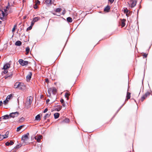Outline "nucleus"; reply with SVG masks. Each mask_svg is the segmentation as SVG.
<instances>
[{"instance_id":"f257e3e1","label":"nucleus","mask_w":152,"mask_h":152,"mask_svg":"<svg viewBox=\"0 0 152 152\" xmlns=\"http://www.w3.org/2000/svg\"><path fill=\"white\" fill-rule=\"evenodd\" d=\"M29 135V133H27L26 134L23 135L21 138V140H23L24 143H26V141L29 139L28 136Z\"/></svg>"},{"instance_id":"f03ea898","label":"nucleus","mask_w":152,"mask_h":152,"mask_svg":"<svg viewBox=\"0 0 152 152\" xmlns=\"http://www.w3.org/2000/svg\"><path fill=\"white\" fill-rule=\"evenodd\" d=\"M18 62L20 65L23 66L27 65L28 63V61H24L22 59H19Z\"/></svg>"},{"instance_id":"7ed1b4c3","label":"nucleus","mask_w":152,"mask_h":152,"mask_svg":"<svg viewBox=\"0 0 152 152\" xmlns=\"http://www.w3.org/2000/svg\"><path fill=\"white\" fill-rule=\"evenodd\" d=\"M19 114V113L18 112L11 113L9 115L10 118H14L15 117H17L18 115Z\"/></svg>"},{"instance_id":"20e7f679","label":"nucleus","mask_w":152,"mask_h":152,"mask_svg":"<svg viewBox=\"0 0 152 152\" xmlns=\"http://www.w3.org/2000/svg\"><path fill=\"white\" fill-rule=\"evenodd\" d=\"M14 73L13 71H12L9 73H8V74H7L4 77V78L5 79H6L7 78L9 77L10 78H11L12 77V76L13 75V74Z\"/></svg>"},{"instance_id":"39448f33","label":"nucleus","mask_w":152,"mask_h":152,"mask_svg":"<svg viewBox=\"0 0 152 152\" xmlns=\"http://www.w3.org/2000/svg\"><path fill=\"white\" fill-rule=\"evenodd\" d=\"M14 73L13 71H12L9 73H8V74H7L4 77V78L5 79H6L7 78L9 77L10 78H11L12 77V76L13 75V74Z\"/></svg>"},{"instance_id":"423d86ee","label":"nucleus","mask_w":152,"mask_h":152,"mask_svg":"<svg viewBox=\"0 0 152 152\" xmlns=\"http://www.w3.org/2000/svg\"><path fill=\"white\" fill-rule=\"evenodd\" d=\"M130 3L131 4V7L133 8L137 4V1L135 0H131L130 1Z\"/></svg>"},{"instance_id":"0eeeda50","label":"nucleus","mask_w":152,"mask_h":152,"mask_svg":"<svg viewBox=\"0 0 152 152\" xmlns=\"http://www.w3.org/2000/svg\"><path fill=\"white\" fill-rule=\"evenodd\" d=\"M10 65L8 63H6L4 64L3 67V69H7L10 68Z\"/></svg>"},{"instance_id":"6e6552de","label":"nucleus","mask_w":152,"mask_h":152,"mask_svg":"<svg viewBox=\"0 0 152 152\" xmlns=\"http://www.w3.org/2000/svg\"><path fill=\"white\" fill-rule=\"evenodd\" d=\"M14 143V142L12 140H10V141L6 142L5 144L7 146L9 145H12Z\"/></svg>"},{"instance_id":"1a4fd4ad","label":"nucleus","mask_w":152,"mask_h":152,"mask_svg":"<svg viewBox=\"0 0 152 152\" xmlns=\"http://www.w3.org/2000/svg\"><path fill=\"white\" fill-rule=\"evenodd\" d=\"M42 136L41 135H39L37 137H35V140H37L38 142H39L40 141V140L42 139Z\"/></svg>"},{"instance_id":"9d476101","label":"nucleus","mask_w":152,"mask_h":152,"mask_svg":"<svg viewBox=\"0 0 152 152\" xmlns=\"http://www.w3.org/2000/svg\"><path fill=\"white\" fill-rule=\"evenodd\" d=\"M0 118H1V119H8L9 118H10V115H5Z\"/></svg>"},{"instance_id":"9b49d317","label":"nucleus","mask_w":152,"mask_h":152,"mask_svg":"<svg viewBox=\"0 0 152 152\" xmlns=\"http://www.w3.org/2000/svg\"><path fill=\"white\" fill-rule=\"evenodd\" d=\"M110 7L108 5H107L104 9V12H109V10L110 9Z\"/></svg>"},{"instance_id":"f8f14e48","label":"nucleus","mask_w":152,"mask_h":152,"mask_svg":"<svg viewBox=\"0 0 152 152\" xmlns=\"http://www.w3.org/2000/svg\"><path fill=\"white\" fill-rule=\"evenodd\" d=\"M130 94L131 93H130L128 91L127 92L126 96V98L125 99V102L127 101L128 100V99H129L130 98Z\"/></svg>"},{"instance_id":"ddd939ff","label":"nucleus","mask_w":152,"mask_h":152,"mask_svg":"<svg viewBox=\"0 0 152 152\" xmlns=\"http://www.w3.org/2000/svg\"><path fill=\"white\" fill-rule=\"evenodd\" d=\"M32 73L31 72H29V74L26 76V78L27 80H30L31 77Z\"/></svg>"},{"instance_id":"4468645a","label":"nucleus","mask_w":152,"mask_h":152,"mask_svg":"<svg viewBox=\"0 0 152 152\" xmlns=\"http://www.w3.org/2000/svg\"><path fill=\"white\" fill-rule=\"evenodd\" d=\"M20 83L18 82H16L15 83L14 86V88H17L19 87L20 86Z\"/></svg>"},{"instance_id":"2eb2a0df","label":"nucleus","mask_w":152,"mask_h":152,"mask_svg":"<svg viewBox=\"0 0 152 152\" xmlns=\"http://www.w3.org/2000/svg\"><path fill=\"white\" fill-rule=\"evenodd\" d=\"M22 145L21 144H20L19 145H17L14 148V149H13V151L15 152L16 151V150H15V149H18Z\"/></svg>"},{"instance_id":"dca6fc26","label":"nucleus","mask_w":152,"mask_h":152,"mask_svg":"<svg viewBox=\"0 0 152 152\" xmlns=\"http://www.w3.org/2000/svg\"><path fill=\"white\" fill-rule=\"evenodd\" d=\"M126 20L124 19H123L121 20V26L122 27H124L125 25V22Z\"/></svg>"},{"instance_id":"f3484780","label":"nucleus","mask_w":152,"mask_h":152,"mask_svg":"<svg viewBox=\"0 0 152 152\" xmlns=\"http://www.w3.org/2000/svg\"><path fill=\"white\" fill-rule=\"evenodd\" d=\"M22 44V42L20 41H17L15 43V45L17 46H20Z\"/></svg>"},{"instance_id":"a211bd4d","label":"nucleus","mask_w":152,"mask_h":152,"mask_svg":"<svg viewBox=\"0 0 152 152\" xmlns=\"http://www.w3.org/2000/svg\"><path fill=\"white\" fill-rule=\"evenodd\" d=\"M59 115H60V114L58 113H55L54 114V118L55 119H57V118H58L59 116Z\"/></svg>"},{"instance_id":"6ab92c4d","label":"nucleus","mask_w":152,"mask_h":152,"mask_svg":"<svg viewBox=\"0 0 152 152\" xmlns=\"http://www.w3.org/2000/svg\"><path fill=\"white\" fill-rule=\"evenodd\" d=\"M51 90L52 93L53 94L55 95L56 93L57 90L55 88L53 87Z\"/></svg>"},{"instance_id":"aec40b11","label":"nucleus","mask_w":152,"mask_h":152,"mask_svg":"<svg viewBox=\"0 0 152 152\" xmlns=\"http://www.w3.org/2000/svg\"><path fill=\"white\" fill-rule=\"evenodd\" d=\"M35 119L37 121H40L41 118L40 115L39 114H38L36 116L35 118Z\"/></svg>"},{"instance_id":"412c9836","label":"nucleus","mask_w":152,"mask_h":152,"mask_svg":"<svg viewBox=\"0 0 152 152\" xmlns=\"http://www.w3.org/2000/svg\"><path fill=\"white\" fill-rule=\"evenodd\" d=\"M45 3L47 5L52 4L51 3V0H46Z\"/></svg>"},{"instance_id":"4be33fe9","label":"nucleus","mask_w":152,"mask_h":152,"mask_svg":"<svg viewBox=\"0 0 152 152\" xmlns=\"http://www.w3.org/2000/svg\"><path fill=\"white\" fill-rule=\"evenodd\" d=\"M57 108H56V109L55 110H56L57 111H59L62 108V106H61L60 105H58L57 106Z\"/></svg>"},{"instance_id":"5701e85b","label":"nucleus","mask_w":152,"mask_h":152,"mask_svg":"<svg viewBox=\"0 0 152 152\" xmlns=\"http://www.w3.org/2000/svg\"><path fill=\"white\" fill-rule=\"evenodd\" d=\"M50 114L47 113L46 114L44 117V120H45L47 118L49 117L50 115Z\"/></svg>"},{"instance_id":"b1692460","label":"nucleus","mask_w":152,"mask_h":152,"mask_svg":"<svg viewBox=\"0 0 152 152\" xmlns=\"http://www.w3.org/2000/svg\"><path fill=\"white\" fill-rule=\"evenodd\" d=\"M67 21L69 23H71L72 22V19L70 17H68L66 18Z\"/></svg>"},{"instance_id":"393cba45","label":"nucleus","mask_w":152,"mask_h":152,"mask_svg":"<svg viewBox=\"0 0 152 152\" xmlns=\"http://www.w3.org/2000/svg\"><path fill=\"white\" fill-rule=\"evenodd\" d=\"M69 119L68 118H66L64 119L62 121V122L64 123H68L69 121Z\"/></svg>"},{"instance_id":"a878e982","label":"nucleus","mask_w":152,"mask_h":152,"mask_svg":"<svg viewBox=\"0 0 152 152\" xmlns=\"http://www.w3.org/2000/svg\"><path fill=\"white\" fill-rule=\"evenodd\" d=\"M40 19L39 17H36L34 18L33 20H34V22H36L37 21L39 20Z\"/></svg>"},{"instance_id":"bb28decb","label":"nucleus","mask_w":152,"mask_h":152,"mask_svg":"<svg viewBox=\"0 0 152 152\" xmlns=\"http://www.w3.org/2000/svg\"><path fill=\"white\" fill-rule=\"evenodd\" d=\"M24 125H21V126H19L18 127H17V132L19 131H20V130L22 129V127Z\"/></svg>"},{"instance_id":"cd10ccee","label":"nucleus","mask_w":152,"mask_h":152,"mask_svg":"<svg viewBox=\"0 0 152 152\" xmlns=\"http://www.w3.org/2000/svg\"><path fill=\"white\" fill-rule=\"evenodd\" d=\"M62 10V9L61 8H56L55 11L56 12H60Z\"/></svg>"},{"instance_id":"c85d7f7f","label":"nucleus","mask_w":152,"mask_h":152,"mask_svg":"<svg viewBox=\"0 0 152 152\" xmlns=\"http://www.w3.org/2000/svg\"><path fill=\"white\" fill-rule=\"evenodd\" d=\"M30 48L29 47H27V48H26V54H27L28 53H29V51H30Z\"/></svg>"},{"instance_id":"c756f323","label":"nucleus","mask_w":152,"mask_h":152,"mask_svg":"<svg viewBox=\"0 0 152 152\" xmlns=\"http://www.w3.org/2000/svg\"><path fill=\"white\" fill-rule=\"evenodd\" d=\"M6 138V137H4V136H3V135H1V134L0 135V141H1L3 139H5Z\"/></svg>"},{"instance_id":"7c9ffc66","label":"nucleus","mask_w":152,"mask_h":152,"mask_svg":"<svg viewBox=\"0 0 152 152\" xmlns=\"http://www.w3.org/2000/svg\"><path fill=\"white\" fill-rule=\"evenodd\" d=\"M124 103L121 106V107L119 108V109L116 112V113L114 116L113 117H115V116L116 115V114L118 113V111L120 110V109L124 105Z\"/></svg>"},{"instance_id":"2f4dec72","label":"nucleus","mask_w":152,"mask_h":152,"mask_svg":"<svg viewBox=\"0 0 152 152\" xmlns=\"http://www.w3.org/2000/svg\"><path fill=\"white\" fill-rule=\"evenodd\" d=\"M146 98L144 95L141 98V101L142 102H143V100Z\"/></svg>"},{"instance_id":"473e14b6","label":"nucleus","mask_w":152,"mask_h":152,"mask_svg":"<svg viewBox=\"0 0 152 152\" xmlns=\"http://www.w3.org/2000/svg\"><path fill=\"white\" fill-rule=\"evenodd\" d=\"M150 94H151L149 92H147L145 93V94L144 95L145 96V97H147V96H149Z\"/></svg>"},{"instance_id":"72a5a7b5","label":"nucleus","mask_w":152,"mask_h":152,"mask_svg":"<svg viewBox=\"0 0 152 152\" xmlns=\"http://www.w3.org/2000/svg\"><path fill=\"white\" fill-rule=\"evenodd\" d=\"M124 12L125 13H126L129 12V10L127 9V8H126L125 9H124Z\"/></svg>"},{"instance_id":"f704fd0d","label":"nucleus","mask_w":152,"mask_h":152,"mask_svg":"<svg viewBox=\"0 0 152 152\" xmlns=\"http://www.w3.org/2000/svg\"><path fill=\"white\" fill-rule=\"evenodd\" d=\"M8 100L6 99V100L4 101L3 103L4 104H6L8 102Z\"/></svg>"},{"instance_id":"c9c22d12","label":"nucleus","mask_w":152,"mask_h":152,"mask_svg":"<svg viewBox=\"0 0 152 152\" xmlns=\"http://www.w3.org/2000/svg\"><path fill=\"white\" fill-rule=\"evenodd\" d=\"M32 26H31V25H30L29 27H28L27 28V29H26V31H28V30H31L32 29Z\"/></svg>"},{"instance_id":"e433bc0d","label":"nucleus","mask_w":152,"mask_h":152,"mask_svg":"<svg viewBox=\"0 0 152 152\" xmlns=\"http://www.w3.org/2000/svg\"><path fill=\"white\" fill-rule=\"evenodd\" d=\"M13 96V95L12 94H10V95H8L7 96V99H10V98H11V97Z\"/></svg>"},{"instance_id":"4c0bfd02","label":"nucleus","mask_w":152,"mask_h":152,"mask_svg":"<svg viewBox=\"0 0 152 152\" xmlns=\"http://www.w3.org/2000/svg\"><path fill=\"white\" fill-rule=\"evenodd\" d=\"M70 94L67 92H66L65 94V96L66 98H67L68 96H69Z\"/></svg>"},{"instance_id":"58836bf2","label":"nucleus","mask_w":152,"mask_h":152,"mask_svg":"<svg viewBox=\"0 0 152 152\" xmlns=\"http://www.w3.org/2000/svg\"><path fill=\"white\" fill-rule=\"evenodd\" d=\"M132 12L130 11H129L128 13H127L126 14V15L127 16H128V15H131Z\"/></svg>"},{"instance_id":"ea45409f","label":"nucleus","mask_w":152,"mask_h":152,"mask_svg":"<svg viewBox=\"0 0 152 152\" xmlns=\"http://www.w3.org/2000/svg\"><path fill=\"white\" fill-rule=\"evenodd\" d=\"M3 73L4 74H6V73H8V70L7 69H4V71L3 72Z\"/></svg>"},{"instance_id":"a19ab883","label":"nucleus","mask_w":152,"mask_h":152,"mask_svg":"<svg viewBox=\"0 0 152 152\" xmlns=\"http://www.w3.org/2000/svg\"><path fill=\"white\" fill-rule=\"evenodd\" d=\"M31 96L29 97L28 98H27V99H28V101L29 102V103L30 104H31Z\"/></svg>"},{"instance_id":"79ce46f5","label":"nucleus","mask_w":152,"mask_h":152,"mask_svg":"<svg viewBox=\"0 0 152 152\" xmlns=\"http://www.w3.org/2000/svg\"><path fill=\"white\" fill-rule=\"evenodd\" d=\"M24 118L23 117H21L19 120V121L20 122H22L24 120Z\"/></svg>"},{"instance_id":"37998d69","label":"nucleus","mask_w":152,"mask_h":152,"mask_svg":"<svg viewBox=\"0 0 152 152\" xmlns=\"http://www.w3.org/2000/svg\"><path fill=\"white\" fill-rule=\"evenodd\" d=\"M16 25H15L14 26V27L13 28H12V32H14L15 31V28L16 27Z\"/></svg>"},{"instance_id":"c03bdc74","label":"nucleus","mask_w":152,"mask_h":152,"mask_svg":"<svg viewBox=\"0 0 152 152\" xmlns=\"http://www.w3.org/2000/svg\"><path fill=\"white\" fill-rule=\"evenodd\" d=\"M34 20H32L31 22V25L33 26L34 25Z\"/></svg>"},{"instance_id":"a18cd8bd","label":"nucleus","mask_w":152,"mask_h":152,"mask_svg":"<svg viewBox=\"0 0 152 152\" xmlns=\"http://www.w3.org/2000/svg\"><path fill=\"white\" fill-rule=\"evenodd\" d=\"M143 58H146L147 56V54H146L145 53H144V54L143 55Z\"/></svg>"},{"instance_id":"49530a36","label":"nucleus","mask_w":152,"mask_h":152,"mask_svg":"<svg viewBox=\"0 0 152 152\" xmlns=\"http://www.w3.org/2000/svg\"><path fill=\"white\" fill-rule=\"evenodd\" d=\"M36 4H40V1H39L38 0H37L36 1Z\"/></svg>"},{"instance_id":"de8ad7c7","label":"nucleus","mask_w":152,"mask_h":152,"mask_svg":"<svg viewBox=\"0 0 152 152\" xmlns=\"http://www.w3.org/2000/svg\"><path fill=\"white\" fill-rule=\"evenodd\" d=\"M48 111V109L47 108H45L43 111L44 113H46Z\"/></svg>"},{"instance_id":"09e8293b","label":"nucleus","mask_w":152,"mask_h":152,"mask_svg":"<svg viewBox=\"0 0 152 152\" xmlns=\"http://www.w3.org/2000/svg\"><path fill=\"white\" fill-rule=\"evenodd\" d=\"M108 1L111 3L112 4L114 2V0H108Z\"/></svg>"},{"instance_id":"8fccbe9b","label":"nucleus","mask_w":152,"mask_h":152,"mask_svg":"<svg viewBox=\"0 0 152 152\" xmlns=\"http://www.w3.org/2000/svg\"><path fill=\"white\" fill-rule=\"evenodd\" d=\"M60 102L61 103H64V100L63 99H61Z\"/></svg>"},{"instance_id":"3c124183","label":"nucleus","mask_w":152,"mask_h":152,"mask_svg":"<svg viewBox=\"0 0 152 152\" xmlns=\"http://www.w3.org/2000/svg\"><path fill=\"white\" fill-rule=\"evenodd\" d=\"M52 90V89L51 88H49V89L48 90V93L50 94V91H51Z\"/></svg>"},{"instance_id":"603ef678","label":"nucleus","mask_w":152,"mask_h":152,"mask_svg":"<svg viewBox=\"0 0 152 152\" xmlns=\"http://www.w3.org/2000/svg\"><path fill=\"white\" fill-rule=\"evenodd\" d=\"M2 15H3V17H4V16L5 14L3 11H2Z\"/></svg>"},{"instance_id":"864d4df0","label":"nucleus","mask_w":152,"mask_h":152,"mask_svg":"<svg viewBox=\"0 0 152 152\" xmlns=\"http://www.w3.org/2000/svg\"><path fill=\"white\" fill-rule=\"evenodd\" d=\"M34 9H37L38 8V6L37 5H36L35 6H34Z\"/></svg>"},{"instance_id":"5fc2aeb1","label":"nucleus","mask_w":152,"mask_h":152,"mask_svg":"<svg viewBox=\"0 0 152 152\" xmlns=\"http://www.w3.org/2000/svg\"><path fill=\"white\" fill-rule=\"evenodd\" d=\"M45 81L46 82H49V80L48 79L46 78L45 79Z\"/></svg>"},{"instance_id":"6e6d98bb","label":"nucleus","mask_w":152,"mask_h":152,"mask_svg":"<svg viewBox=\"0 0 152 152\" xmlns=\"http://www.w3.org/2000/svg\"><path fill=\"white\" fill-rule=\"evenodd\" d=\"M2 103H3V102H2V101H0V106H1L2 105Z\"/></svg>"},{"instance_id":"4d7b16f0","label":"nucleus","mask_w":152,"mask_h":152,"mask_svg":"<svg viewBox=\"0 0 152 152\" xmlns=\"http://www.w3.org/2000/svg\"><path fill=\"white\" fill-rule=\"evenodd\" d=\"M4 136V137H6V138H7L8 137V135H7V134H4V135H3Z\"/></svg>"},{"instance_id":"13d9d810","label":"nucleus","mask_w":152,"mask_h":152,"mask_svg":"<svg viewBox=\"0 0 152 152\" xmlns=\"http://www.w3.org/2000/svg\"><path fill=\"white\" fill-rule=\"evenodd\" d=\"M49 101H50L49 99H47L46 100V103H47L48 102H49Z\"/></svg>"},{"instance_id":"bf43d9fd","label":"nucleus","mask_w":152,"mask_h":152,"mask_svg":"<svg viewBox=\"0 0 152 152\" xmlns=\"http://www.w3.org/2000/svg\"><path fill=\"white\" fill-rule=\"evenodd\" d=\"M65 12H66L65 11V10H64L63 11L62 13V14H65Z\"/></svg>"},{"instance_id":"052dcab7","label":"nucleus","mask_w":152,"mask_h":152,"mask_svg":"<svg viewBox=\"0 0 152 152\" xmlns=\"http://www.w3.org/2000/svg\"><path fill=\"white\" fill-rule=\"evenodd\" d=\"M9 134V132L8 131H7L6 133V134H7V135L8 136V134Z\"/></svg>"},{"instance_id":"680f3d73","label":"nucleus","mask_w":152,"mask_h":152,"mask_svg":"<svg viewBox=\"0 0 152 152\" xmlns=\"http://www.w3.org/2000/svg\"><path fill=\"white\" fill-rule=\"evenodd\" d=\"M62 104V105L63 107H65V103H64Z\"/></svg>"},{"instance_id":"e2e57ef3","label":"nucleus","mask_w":152,"mask_h":152,"mask_svg":"<svg viewBox=\"0 0 152 152\" xmlns=\"http://www.w3.org/2000/svg\"><path fill=\"white\" fill-rule=\"evenodd\" d=\"M9 4H10L9 3H8V5L6 7V9H7V8H9V6L10 5Z\"/></svg>"},{"instance_id":"0e129e2a","label":"nucleus","mask_w":152,"mask_h":152,"mask_svg":"<svg viewBox=\"0 0 152 152\" xmlns=\"http://www.w3.org/2000/svg\"><path fill=\"white\" fill-rule=\"evenodd\" d=\"M3 17H1L0 16V19L1 20H3Z\"/></svg>"},{"instance_id":"69168bd1","label":"nucleus","mask_w":152,"mask_h":152,"mask_svg":"<svg viewBox=\"0 0 152 152\" xmlns=\"http://www.w3.org/2000/svg\"><path fill=\"white\" fill-rule=\"evenodd\" d=\"M26 16H25L23 17V19H26Z\"/></svg>"},{"instance_id":"338daca9","label":"nucleus","mask_w":152,"mask_h":152,"mask_svg":"<svg viewBox=\"0 0 152 152\" xmlns=\"http://www.w3.org/2000/svg\"><path fill=\"white\" fill-rule=\"evenodd\" d=\"M7 10L6 9H4V12H6L7 11Z\"/></svg>"},{"instance_id":"774afa93","label":"nucleus","mask_w":152,"mask_h":152,"mask_svg":"<svg viewBox=\"0 0 152 152\" xmlns=\"http://www.w3.org/2000/svg\"><path fill=\"white\" fill-rule=\"evenodd\" d=\"M43 95H41V98H42V97H43Z\"/></svg>"}]
</instances>
